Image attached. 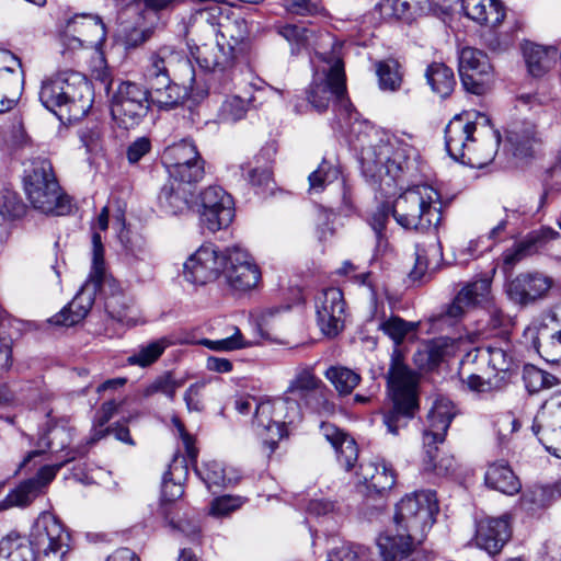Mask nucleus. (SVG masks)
<instances>
[{
    "instance_id": "nucleus-56",
    "label": "nucleus",
    "mask_w": 561,
    "mask_h": 561,
    "mask_svg": "<svg viewBox=\"0 0 561 561\" xmlns=\"http://www.w3.org/2000/svg\"><path fill=\"white\" fill-rule=\"evenodd\" d=\"M553 502L547 485L534 486L520 497L522 507L530 513L549 506Z\"/></svg>"
},
{
    "instance_id": "nucleus-23",
    "label": "nucleus",
    "mask_w": 561,
    "mask_h": 561,
    "mask_svg": "<svg viewBox=\"0 0 561 561\" xmlns=\"http://www.w3.org/2000/svg\"><path fill=\"white\" fill-rule=\"evenodd\" d=\"M558 234L557 231L548 227L529 232L523 240L502 253L503 267L512 270L515 264L537 253L548 241L554 239Z\"/></svg>"
},
{
    "instance_id": "nucleus-27",
    "label": "nucleus",
    "mask_w": 561,
    "mask_h": 561,
    "mask_svg": "<svg viewBox=\"0 0 561 561\" xmlns=\"http://www.w3.org/2000/svg\"><path fill=\"white\" fill-rule=\"evenodd\" d=\"M193 186L170 183L164 185L158 196L162 211L170 215L185 214L194 208Z\"/></svg>"
},
{
    "instance_id": "nucleus-13",
    "label": "nucleus",
    "mask_w": 561,
    "mask_h": 561,
    "mask_svg": "<svg viewBox=\"0 0 561 561\" xmlns=\"http://www.w3.org/2000/svg\"><path fill=\"white\" fill-rule=\"evenodd\" d=\"M458 71L466 91L482 95L493 83V67L488 55L474 47H463L458 54Z\"/></svg>"
},
{
    "instance_id": "nucleus-55",
    "label": "nucleus",
    "mask_w": 561,
    "mask_h": 561,
    "mask_svg": "<svg viewBox=\"0 0 561 561\" xmlns=\"http://www.w3.org/2000/svg\"><path fill=\"white\" fill-rule=\"evenodd\" d=\"M183 383L184 381L182 379H175L172 374L165 373L147 385L142 390V396L149 398L156 393H162L172 401L175 398L176 390L181 388Z\"/></svg>"
},
{
    "instance_id": "nucleus-39",
    "label": "nucleus",
    "mask_w": 561,
    "mask_h": 561,
    "mask_svg": "<svg viewBox=\"0 0 561 561\" xmlns=\"http://www.w3.org/2000/svg\"><path fill=\"white\" fill-rule=\"evenodd\" d=\"M484 479L489 488L507 495L516 494L520 490L518 478L505 461L491 463Z\"/></svg>"
},
{
    "instance_id": "nucleus-20",
    "label": "nucleus",
    "mask_w": 561,
    "mask_h": 561,
    "mask_svg": "<svg viewBox=\"0 0 561 561\" xmlns=\"http://www.w3.org/2000/svg\"><path fill=\"white\" fill-rule=\"evenodd\" d=\"M458 409L447 398H437L427 414V424L423 432V445H438L445 440L446 433Z\"/></svg>"
},
{
    "instance_id": "nucleus-37",
    "label": "nucleus",
    "mask_w": 561,
    "mask_h": 561,
    "mask_svg": "<svg viewBox=\"0 0 561 561\" xmlns=\"http://www.w3.org/2000/svg\"><path fill=\"white\" fill-rule=\"evenodd\" d=\"M398 534L381 535L377 540V545L382 557V561H398L410 554L414 545L421 543L422 540L411 539L409 534L397 531Z\"/></svg>"
},
{
    "instance_id": "nucleus-26",
    "label": "nucleus",
    "mask_w": 561,
    "mask_h": 561,
    "mask_svg": "<svg viewBox=\"0 0 561 561\" xmlns=\"http://www.w3.org/2000/svg\"><path fill=\"white\" fill-rule=\"evenodd\" d=\"M320 432L334 448L339 463L346 471L353 469L358 459L356 442L330 423H322Z\"/></svg>"
},
{
    "instance_id": "nucleus-61",
    "label": "nucleus",
    "mask_w": 561,
    "mask_h": 561,
    "mask_svg": "<svg viewBox=\"0 0 561 561\" xmlns=\"http://www.w3.org/2000/svg\"><path fill=\"white\" fill-rule=\"evenodd\" d=\"M41 492V482L38 479H28L22 482L13 492L8 495V501L12 505L24 506L31 503Z\"/></svg>"
},
{
    "instance_id": "nucleus-35",
    "label": "nucleus",
    "mask_w": 561,
    "mask_h": 561,
    "mask_svg": "<svg viewBox=\"0 0 561 561\" xmlns=\"http://www.w3.org/2000/svg\"><path fill=\"white\" fill-rule=\"evenodd\" d=\"M561 428V391L550 396L537 413L533 432L537 437L551 434Z\"/></svg>"
},
{
    "instance_id": "nucleus-30",
    "label": "nucleus",
    "mask_w": 561,
    "mask_h": 561,
    "mask_svg": "<svg viewBox=\"0 0 561 561\" xmlns=\"http://www.w3.org/2000/svg\"><path fill=\"white\" fill-rule=\"evenodd\" d=\"M358 476L367 489L382 494L390 491L396 483L393 468L385 460L368 461L359 466Z\"/></svg>"
},
{
    "instance_id": "nucleus-22",
    "label": "nucleus",
    "mask_w": 561,
    "mask_h": 561,
    "mask_svg": "<svg viewBox=\"0 0 561 561\" xmlns=\"http://www.w3.org/2000/svg\"><path fill=\"white\" fill-rule=\"evenodd\" d=\"M11 65L0 68V113L11 110L20 98L24 83V72L21 60L14 55L7 54Z\"/></svg>"
},
{
    "instance_id": "nucleus-44",
    "label": "nucleus",
    "mask_w": 561,
    "mask_h": 561,
    "mask_svg": "<svg viewBox=\"0 0 561 561\" xmlns=\"http://www.w3.org/2000/svg\"><path fill=\"white\" fill-rule=\"evenodd\" d=\"M199 158L196 146L188 140H182L169 146L162 154V161L167 169L187 164Z\"/></svg>"
},
{
    "instance_id": "nucleus-58",
    "label": "nucleus",
    "mask_w": 561,
    "mask_h": 561,
    "mask_svg": "<svg viewBox=\"0 0 561 561\" xmlns=\"http://www.w3.org/2000/svg\"><path fill=\"white\" fill-rule=\"evenodd\" d=\"M523 379L530 393L538 392L545 388H550L557 382V378L553 375L535 366L525 367Z\"/></svg>"
},
{
    "instance_id": "nucleus-25",
    "label": "nucleus",
    "mask_w": 561,
    "mask_h": 561,
    "mask_svg": "<svg viewBox=\"0 0 561 561\" xmlns=\"http://www.w3.org/2000/svg\"><path fill=\"white\" fill-rule=\"evenodd\" d=\"M481 356L488 359L494 376L506 382L514 365V346L508 336H502L480 350Z\"/></svg>"
},
{
    "instance_id": "nucleus-41",
    "label": "nucleus",
    "mask_w": 561,
    "mask_h": 561,
    "mask_svg": "<svg viewBox=\"0 0 561 561\" xmlns=\"http://www.w3.org/2000/svg\"><path fill=\"white\" fill-rule=\"evenodd\" d=\"M425 78L432 91L443 99L449 96L456 85L454 71L442 62L431 64L426 68Z\"/></svg>"
},
{
    "instance_id": "nucleus-1",
    "label": "nucleus",
    "mask_w": 561,
    "mask_h": 561,
    "mask_svg": "<svg viewBox=\"0 0 561 561\" xmlns=\"http://www.w3.org/2000/svg\"><path fill=\"white\" fill-rule=\"evenodd\" d=\"M501 135L486 115L470 113L456 115L446 126L445 146L449 156L472 168H483L493 161L499 150Z\"/></svg>"
},
{
    "instance_id": "nucleus-42",
    "label": "nucleus",
    "mask_w": 561,
    "mask_h": 561,
    "mask_svg": "<svg viewBox=\"0 0 561 561\" xmlns=\"http://www.w3.org/2000/svg\"><path fill=\"white\" fill-rule=\"evenodd\" d=\"M92 265L88 280L84 284H91V289L99 290L103 289L105 285H110L112 279L106 273V266L104 262V249L102 244V238L99 232H93L92 236Z\"/></svg>"
},
{
    "instance_id": "nucleus-57",
    "label": "nucleus",
    "mask_w": 561,
    "mask_h": 561,
    "mask_svg": "<svg viewBox=\"0 0 561 561\" xmlns=\"http://www.w3.org/2000/svg\"><path fill=\"white\" fill-rule=\"evenodd\" d=\"M251 102V99L244 100L238 95L228 96L219 108L220 121L233 123L243 118Z\"/></svg>"
},
{
    "instance_id": "nucleus-7",
    "label": "nucleus",
    "mask_w": 561,
    "mask_h": 561,
    "mask_svg": "<svg viewBox=\"0 0 561 561\" xmlns=\"http://www.w3.org/2000/svg\"><path fill=\"white\" fill-rule=\"evenodd\" d=\"M391 211L402 228L425 230L439 224L442 197L430 184L413 185L396 198Z\"/></svg>"
},
{
    "instance_id": "nucleus-47",
    "label": "nucleus",
    "mask_w": 561,
    "mask_h": 561,
    "mask_svg": "<svg viewBox=\"0 0 561 561\" xmlns=\"http://www.w3.org/2000/svg\"><path fill=\"white\" fill-rule=\"evenodd\" d=\"M424 456L422 458V468L424 471L434 472L437 476H446L455 468V460L451 456H443L437 460V445H423Z\"/></svg>"
},
{
    "instance_id": "nucleus-16",
    "label": "nucleus",
    "mask_w": 561,
    "mask_h": 561,
    "mask_svg": "<svg viewBox=\"0 0 561 561\" xmlns=\"http://www.w3.org/2000/svg\"><path fill=\"white\" fill-rule=\"evenodd\" d=\"M226 249L211 243L201 245L184 263V277L196 285H205L222 275Z\"/></svg>"
},
{
    "instance_id": "nucleus-52",
    "label": "nucleus",
    "mask_w": 561,
    "mask_h": 561,
    "mask_svg": "<svg viewBox=\"0 0 561 561\" xmlns=\"http://www.w3.org/2000/svg\"><path fill=\"white\" fill-rule=\"evenodd\" d=\"M23 214V205L14 195L0 197V244L8 238V225Z\"/></svg>"
},
{
    "instance_id": "nucleus-62",
    "label": "nucleus",
    "mask_w": 561,
    "mask_h": 561,
    "mask_svg": "<svg viewBox=\"0 0 561 561\" xmlns=\"http://www.w3.org/2000/svg\"><path fill=\"white\" fill-rule=\"evenodd\" d=\"M389 214L390 208L386 205H381L380 207L377 208V210L371 215L369 219V225L376 234V249L378 252L385 251L388 247L385 229L389 219Z\"/></svg>"
},
{
    "instance_id": "nucleus-32",
    "label": "nucleus",
    "mask_w": 561,
    "mask_h": 561,
    "mask_svg": "<svg viewBox=\"0 0 561 561\" xmlns=\"http://www.w3.org/2000/svg\"><path fill=\"white\" fill-rule=\"evenodd\" d=\"M522 50L527 69L534 77H541L548 72L558 57V49L554 46H543L530 41L523 43Z\"/></svg>"
},
{
    "instance_id": "nucleus-29",
    "label": "nucleus",
    "mask_w": 561,
    "mask_h": 561,
    "mask_svg": "<svg viewBox=\"0 0 561 561\" xmlns=\"http://www.w3.org/2000/svg\"><path fill=\"white\" fill-rule=\"evenodd\" d=\"M491 283L479 279L465 286L455 297L447 309V316L453 319L461 318L468 310L488 298Z\"/></svg>"
},
{
    "instance_id": "nucleus-50",
    "label": "nucleus",
    "mask_w": 561,
    "mask_h": 561,
    "mask_svg": "<svg viewBox=\"0 0 561 561\" xmlns=\"http://www.w3.org/2000/svg\"><path fill=\"white\" fill-rule=\"evenodd\" d=\"M196 473L209 491L214 486H224L233 481V478L226 473L222 463L216 460L203 463L201 468H196Z\"/></svg>"
},
{
    "instance_id": "nucleus-40",
    "label": "nucleus",
    "mask_w": 561,
    "mask_h": 561,
    "mask_svg": "<svg viewBox=\"0 0 561 561\" xmlns=\"http://www.w3.org/2000/svg\"><path fill=\"white\" fill-rule=\"evenodd\" d=\"M173 344L168 336H162L140 344L128 357L127 363L131 366L141 368L148 367L156 363L164 351Z\"/></svg>"
},
{
    "instance_id": "nucleus-53",
    "label": "nucleus",
    "mask_w": 561,
    "mask_h": 561,
    "mask_svg": "<svg viewBox=\"0 0 561 561\" xmlns=\"http://www.w3.org/2000/svg\"><path fill=\"white\" fill-rule=\"evenodd\" d=\"M340 169L337 165L328 160H323L317 170L310 173L309 190L314 193L322 192L327 185L336 181L340 176Z\"/></svg>"
},
{
    "instance_id": "nucleus-8",
    "label": "nucleus",
    "mask_w": 561,
    "mask_h": 561,
    "mask_svg": "<svg viewBox=\"0 0 561 561\" xmlns=\"http://www.w3.org/2000/svg\"><path fill=\"white\" fill-rule=\"evenodd\" d=\"M24 190L33 207L42 213L64 215L69 208L51 162L45 157L38 156L30 161L25 169Z\"/></svg>"
},
{
    "instance_id": "nucleus-59",
    "label": "nucleus",
    "mask_w": 561,
    "mask_h": 561,
    "mask_svg": "<svg viewBox=\"0 0 561 561\" xmlns=\"http://www.w3.org/2000/svg\"><path fill=\"white\" fill-rule=\"evenodd\" d=\"M540 356L548 363H561V330L551 334L546 339H537L534 341Z\"/></svg>"
},
{
    "instance_id": "nucleus-31",
    "label": "nucleus",
    "mask_w": 561,
    "mask_h": 561,
    "mask_svg": "<svg viewBox=\"0 0 561 561\" xmlns=\"http://www.w3.org/2000/svg\"><path fill=\"white\" fill-rule=\"evenodd\" d=\"M324 389L325 386L316 376L312 367H301L297 369L294 378L289 381L286 394L283 398L294 399L297 403L298 399L307 401L312 396L324 399Z\"/></svg>"
},
{
    "instance_id": "nucleus-17",
    "label": "nucleus",
    "mask_w": 561,
    "mask_h": 561,
    "mask_svg": "<svg viewBox=\"0 0 561 561\" xmlns=\"http://www.w3.org/2000/svg\"><path fill=\"white\" fill-rule=\"evenodd\" d=\"M553 286V279L540 272L520 273L506 285L511 301L528 306L547 297Z\"/></svg>"
},
{
    "instance_id": "nucleus-46",
    "label": "nucleus",
    "mask_w": 561,
    "mask_h": 561,
    "mask_svg": "<svg viewBox=\"0 0 561 561\" xmlns=\"http://www.w3.org/2000/svg\"><path fill=\"white\" fill-rule=\"evenodd\" d=\"M325 378L334 386L335 390L341 396L352 393L360 381V376L357 373L341 366L330 367L325 371Z\"/></svg>"
},
{
    "instance_id": "nucleus-5",
    "label": "nucleus",
    "mask_w": 561,
    "mask_h": 561,
    "mask_svg": "<svg viewBox=\"0 0 561 561\" xmlns=\"http://www.w3.org/2000/svg\"><path fill=\"white\" fill-rule=\"evenodd\" d=\"M255 408L253 425L263 444L273 453L278 442L287 435V425L300 419V404L290 398H275L256 402L244 397L236 400V410L248 414Z\"/></svg>"
},
{
    "instance_id": "nucleus-9",
    "label": "nucleus",
    "mask_w": 561,
    "mask_h": 561,
    "mask_svg": "<svg viewBox=\"0 0 561 561\" xmlns=\"http://www.w3.org/2000/svg\"><path fill=\"white\" fill-rule=\"evenodd\" d=\"M438 511L435 492L423 490L408 494L396 505V529L409 534L411 539L423 541L434 525Z\"/></svg>"
},
{
    "instance_id": "nucleus-11",
    "label": "nucleus",
    "mask_w": 561,
    "mask_h": 561,
    "mask_svg": "<svg viewBox=\"0 0 561 561\" xmlns=\"http://www.w3.org/2000/svg\"><path fill=\"white\" fill-rule=\"evenodd\" d=\"M144 78L150 87L165 85L172 78L183 80V82L187 80L193 90L194 69L183 51L171 47H161L149 57Z\"/></svg>"
},
{
    "instance_id": "nucleus-24",
    "label": "nucleus",
    "mask_w": 561,
    "mask_h": 561,
    "mask_svg": "<svg viewBox=\"0 0 561 561\" xmlns=\"http://www.w3.org/2000/svg\"><path fill=\"white\" fill-rule=\"evenodd\" d=\"M511 537L507 515L479 522L476 534L477 546L491 554L497 553Z\"/></svg>"
},
{
    "instance_id": "nucleus-4",
    "label": "nucleus",
    "mask_w": 561,
    "mask_h": 561,
    "mask_svg": "<svg viewBox=\"0 0 561 561\" xmlns=\"http://www.w3.org/2000/svg\"><path fill=\"white\" fill-rule=\"evenodd\" d=\"M39 100L60 118L78 121L84 117L93 104L91 84L80 73H60L43 81Z\"/></svg>"
},
{
    "instance_id": "nucleus-51",
    "label": "nucleus",
    "mask_w": 561,
    "mask_h": 561,
    "mask_svg": "<svg viewBox=\"0 0 561 561\" xmlns=\"http://www.w3.org/2000/svg\"><path fill=\"white\" fill-rule=\"evenodd\" d=\"M204 161L202 158L194 160L187 164H181L168 169L170 178L173 179V183L186 184L192 186L193 183L198 182L204 176Z\"/></svg>"
},
{
    "instance_id": "nucleus-43",
    "label": "nucleus",
    "mask_w": 561,
    "mask_h": 561,
    "mask_svg": "<svg viewBox=\"0 0 561 561\" xmlns=\"http://www.w3.org/2000/svg\"><path fill=\"white\" fill-rule=\"evenodd\" d=\"M0 561H35L30 541L9 535L0 541Z\"/></svg>"
},
{
    "instance_id": "nucleus-18",
    "label": "nucleus",
    "mask_w": 561,
    "mask_h": 561,
    "mask_svg": "<svg viewBox=\"0 0 561 561\" xmlns=\"http://www.w3.org/2000/svg\"><path fill=\"white\" fill-rule=\"evenodd\" d=\"M65 37L72 47H95L104 43L106 30L99 16L77 14L67 20Z\"/></svg>"
},
{
    "instance_id": "nucleus-49",
    "label": "nucleus",
    "mask_w": 561,
    "mask_h": 561,
    "mask_svg": "<svg viewBox=\"0 0 561 561\" xmlns=\"http://www.w3.org/2000/svg\"><path fill=\"white\" fill-rule=\"evenodd\" d=\"M417 325L419 323L416 322H408L398 316H391L388 319H382L378 328L398 346L404 341L409 333L417 329Z\"/></svg>"
},
{
    "instance_id": "nucleus-33",
    "label": "nucleus",
    "mask_w": 561,
    "mask_h": 561,
    "mask_svg": "<svg viewBox=\"0 0 561 561\" xmlns=\"http://www.w3.org/2000/svg\"><path fill=\"white\" fill-rule=\"evenodd\" d=\"M95 293L91 289V284H84L69 305L53 318V322L65 327L80 322L89 313L94 302Z\"/></svg>"
},
{
    "instance_id": "nucleus-28",
    "label": "nucleus",
    "mask_w": 561,
    "mask_h": 561,
    "mask_svg": "<svg viewBox=\"0 0 561 561\" xmlns=\"http://www.w3.org/2000/svg\"><path fill=\"white\" fill-rule=\"evenodd\" d=\"M466 16L479 25L499 26L505 18V9L499 0H461Z\"/></svg>"
},
{
    "instance_id": "nucleus-14",
    "label": "nucleus",
    "mask_w": 561,
    "mask_h": 561,
    "mask_svg": "<svg viewBox=\"0 0 561 561\" xmlns=\"http://www.w3.org/2000/svg\"><path fill=\"white\" fill-rule=\"evenodd\" d=\"M222 276L231 289L248 291L255 288L261 280V270L245 249L233 245L226 248Z\"/></svg>"
},
{
    "instance_id": "nucleus-45",
    "label": "nucleus",
    "mask_w": 561,
    "mask_h": 561,
    "mask_svg": "<svg viewBox=\"0 0 561 561\" xmlns=\"http://www.w3.org/2000/svg\"><path fill=\"white\" fill-rule=\"evenodd\" d=\"M150 89L151 102L162 110L178 106L186 95V92L179 84L172 82V79L165 85H152Z\"/></svg>"
},
{
    "instance_id": "nucleus-10",
    "label": "nucleus",
    "mask_w": 561,
    "mask_h": 561,
    "mask_svg": "<svg viewBox=\"0 0 561 561\" xmlns=\"http://www.w3.org/2000/svg\"><path fill=\"white\" fill-rule=\"evenodd\" d=\"M35 561H65L71 551V535L55 515L42 513L30 533Z\"/></svg>"
},
{
    "instance_id": "nucleus-34",
    "label": "nucleus",
    "mask_w": 561,
    "mask_h": 561,
    "mask_svg": "<svg viewBox=\"0 0 561 561\" xmlns=\"http://www.w3.org/2000/svg\"><path fill=\"white\" fill-rule=\"evenodd\" d=\"M540 141L539 133L531 123L514 126L507 131L510 150L518 158L530 157L535 152L536 147L540 145Z\"/></svg>"
},
{
    "instance_id": "nucleus-38",
    "label": "nucleus",
    "mask_w": 561,
    "mask_h": 561,
    "mask_svg": "<svg viewBox=\"0 0 561 561\" xmlns=\"http://www.w3.org/2000/svg\"><path fill=\"white\" fill-rule=\"evenodd\" d=\"M272 149H263L254 159L242 165V176L254 187L262 192L271 188L272 173L268 167Z\"/></svg>"
},
{
    "instance_id": "nucleus-19",
    "label": "nucleus",
    "mask_w": 561,
    "mask_h": 561,
    "mask_svg": "<svg viewBox=\"0 0 561 561\" xmlns=\"http://www.w3.org/2000/svg\"><path fill=\"white\" fill-rule=\"evenodd\" d=\"M317 319L321 331L328 336L337 335L344 327L345 302L339 288H328L317 300Z\"/></svg>"
},
{
    "instance_id": "nucleus-48",
    "label": "nucleus",
    "mask_w": 561,
    "mask_h": 561,
    "mask_svg": "<svg viewBox=\"0 0 561 561\" xmlns=\"http://www.w3.org/2000/svg\"><path fill=\"white\" fill-rule=\"evenodd\" d=\"M187 473V467L182 465V462H179L178 460H174L173 463L170 466L169 471L163 476V482H162V500L165 502H173L178 499H180L183 493L184 489L181 482H175L173 478L180 479L182 476H186Z\"/></svg>"
},
{
    "instance_id": "nucleus-54",
    "label": "nucleus",
    "mask_w": 561,
    "mask_h": 561,
    "mask_svg": "<svg viewBox=\"0 0 561 561\" xmlns=\"http://www.w3.org/2000/svg\"><path fill=\"white\" fill-rule=\"evenodd\" d=\"M377 76L381 90L396 91L401 85L402 72L400 70V65L393 59L380 61L377 65Z\"/></svg>"
},
{
    "instance_id": "nucleus-63",
    "label": "nucleus",
    "mask_w": 561,
    "mask_h": 561,
    "mask_svg": "<svg viewBox=\"0 0 561 561\" xmlns=\"http://www.w3.org/2000/svg\"><path fill=\"white\" fill-rule=\"evenodd\" d=\"M368 549L353 543H343L328 553L327 561H367Z\"/></svg>"
},
{
    "instance_id": "nucleus-15",
    "label": "nucleus",
    "mask_w": 561,
    "mask_h": 561,
    "mask_svg": "<svg viewBox=\"0 0 561 561\" xmlns=\"http://www.w3.org/2000/svg\"><path fill=\"white\" fill-rule=\"evenodd\" d=\"M197 207L201 222L211 232L228 227L234 217L232 197L220 186L205 188L198 197Z\"/></svg>"
},
{
    "instance_id": "nucleus-3",
    "label": "nucleus",
    "mask_w": 561,
    "mask_h": 561,
    "mask_svg": "<svg viewBox=\"0 0 561 561\" xmlns=\"http://www.w3.org/2000/svg\"><path fill=\"white\" fill-rule=\"evenodd\" d=\"M419 377L404 363L402 352L396 347L388 370V391L392 407L383 412V424L391 435H399L419 409Z\"/></svg>"
},
{
    "instance_id": "nucleus-12",
    "label": "nucleus",
    "mask_w": 561,
    "mask_h": 561,
    "mask_svg": "<svg viewBox=\"0 0 561 561\" xmlns=\"http://www.w3.org/2000/svg\"><path fill=\"white\" fill-rule=\"evenodd\" d=\"M149 93L133 82H122L111 102V114L116 124L129 129L137 126L147 114Z\"/></svg>"
},
{
    "instance_id": "nucleus-21",
    "label": "nucleus",
    "mask_w": 561,
    "mask_h": 561,
    "mask_svg": "<svg viewBox=\"0 0 561 561\" xmlns=\"http://www.w3.org/2000/svg\"><path fill=\"white\" fill-rule=\"evenodd\" d=\"M195 59L204 70L228 78L234 64V53L230 43H221L217 38L198 46Z\"/></svg>"
},
{
    "instance_id": "nucleus-2",
    "label": "nucleus",
    "mask_w": 561,
    "mask_h": 561,
    "mask_svg": "<svg viewBox=\"0 0 561 561\" xmlns=\"http://www.w3.org/2000/svg\"><path fill=\"white\" fill-rule=\"evenodd\" d=\"M414 154V147L404 137L382 131L362 149L363 174L374 183L391 186L402 176Z\"/></svg>"
},
{
    "instance_id": "nucleus-36",
    "label": "nucleus",
    "mask_w": 561,
    "mask_h": 561,
    "mask_svg": "<svg viewBox=\"0 0 561 561\" xmlns=\"http://www.w3.org/2000/svg\"><path fill=\"white\" fill-rule=\"evenodd\" d=\"M427 7V0H382L376 7L383 20L411 22Z\"/></svg>"
},
{
    "instance_id": "nucleus-60",
    "label": "nucleus",
    "mask_w": 561,
    "mask_h": 561,
    "mask_svg": "<svg viewBox=\"0 0 561 561\" xmlns=\"http://www.w3.org/2000/svg\"><path fill=\"white\" fill-rule=\"evenodd\" d=\"M248 34L247 22L243 19H234L220 25V38L218 39L221 43H230L232 45V51L234 53V47L242 43Z\"/></svg>"
},
{
    "instance_id": "nucleus-6",
    "label": "nucleus",
    "mask_w": 561,
    "mask_h": 561,
    "mask_svg": "<svg viewBox=\"0 0 561 561\" xmlns=\"http://www.w3.org/2000/svg\"><path fill=\"white\" fill-rule=\"evenodd\" d=\"M318 57L321 64L317 66L307 92L309 103L316 111L323 112L334 102L340 111L351 116L340 47L334 44L330 54L319 53Z\"/></svg>"
},
{
    "instance_id": "nucleus-64",
    "label": "nucleus",
    "mask_w": 561,
    "mask_h": 561,
    "mask_svg": "<svg viewBox=\"0 0 561 561\" xmlns=\"http://www.w3.org/2000/svg\"><path fill=\"white\" fill-rule=\"evenodd\" d=\"M280 35L285 37L294 47L293 51L309 45L312 32L304 26L288 24L280 28Z\"/></svg>"
}]
</instances>
